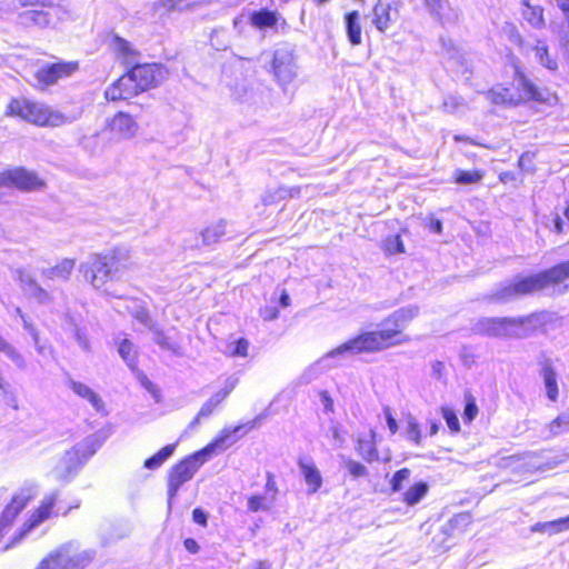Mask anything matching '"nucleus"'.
Listing matches in <instances>:
<instances>
[{"label": "nucleus", "mask_w": 569, "mask_h": 569, "mask_svg": "<svg viewBox=\"0 0 569 569\" xmlns=\"http://www.w3.org/2000/svg\"><path fill=\"white\" fill-rule=\"evenodd\" d=\"M418 315L419 308L417 306L400 308L385 319L381 329L366 331L349 339L326 353L320 362L325 367H333L358 353L377 352L407 343L410 338L403 333V330Z\"/></svg>", "instance_id": "obj_1"}, {"label": "nucleus", "mask_w": 569, "mask_h": 569, "mask_svg": "<svg viewBox=\"0 0 569 569\" xmlns=\"http://www.w3.org/2000/svg\"><path fill=\"white\" fill-rule=\"evenodd\" d=\"M242 426H236L233 428H223L219 436L213 441L207 445L203 449L194 452L184 460L177 463L169 473L168 483V505L171 508L172 499L177 496L180 487L189 481L198 469L208 461L211 457L222 452L228 448L234 440H230L231 437L239 432Z\"/></svg>", "instance_id": "obj_2"}, {"label": "nucleus", "mask_w": 569, "mask_h": 569, "mask_svg": "<svg viewBox=\"0 0 569 569\" xmlns=\"http://www.w3.org/2000/svg\"><path fill=\"white\" fill-rule=\"evenodd\" d=\"M542 311L523 318H482L475 322L472 331L497 338H523L550 320Z\"/></svg>", "instance_id": "obj_3"}, {"label": "nucleus", "mask_w": 569, "mask_h": 569, "mask_svg": "<svg viewBox=\"0 0 569 569\" xmlns=\"http://www.w3.org/2000/svg\"><path fill=\"white\" fill-rule=\"evenodd\" d=\"M128 267V260L121 253H93L79 266V271L90 286L101 290L109 281L120 279Z\"/></svg>", "instance_id": "obj_4"}, {"label": "nucleus", "mask_w": 569, "mask_h": 569, "mask_svg": "<svg viewBox=\"0 0 569 569\" xmlns=\"http://www.w3.org/2000/svg\"><path fill=\"white\" fill-rule=\"evenodd\" d=\"M59 498L60 492L58 490H52L46 493L39 501L38 506L28 512V516L21 527L13 533L10 541L2 547V550H8L46 521L54 517L67 516L72 509H78L80 507V501L76 500L61 512L58 507Z\"/></svg>", "instance_id": "obj_5"}, {"label": "nucleus", "mask_w": 569, "mask_h": 569, "mask_svg": "<svg viewBox=\"0 0 569 569\" xmlns=\"http://www.w3.org/2000/svg\"><path fill=\"white\" fill-rule=\"evenodd\" d=\"M59 498L60 492L58 490H52L46 493L39 501L38 506L28 512V516L21 527L13 533L10 541L2 547V550H8L46 521L54 517L67 516L72 509H78L80 507V501L76 500L61 512L58 507Z\"/></svg>", "instance_id": "obj_6"}, {"label": "nucleus", "mask_w": 569, "mask_h": 569, "mask_svg": "<svg viewBox=\"0 0 569 569\" xmlns=\"http://www.w3.org/2000/svg\"><path fill=\"white\" fill-rule=\"evenodd\" d=\"M7 113L38 127H61L73 121V118L57 109L27 99H12Z\"/></svg>", "instance_id": "obj_7"}, {"label": "nucleus", "mask_w": 569, "mask_h": 569, "mask_svg": "<svg viewBox=\"0 0 569 569\" xmlns=\"http://www.w3.org/2000/svg\"><path fill=\"white\" fill-rule=\"evenodd\" d=\"M92 550H81L73 542H68L51 551L37 569H84L93 560Z\"/></svg>", "instance_id": "obj_8"}, {"label": "nucleus", "mask_w": 569, "mask_h": 569, "mask_svg": "<svg viewBox=\"0 0 569 569\" xmlns=\"http://www.w3.org/2000/svg\"><path fill=\"white\" fill-rule=\"evenodd\" d=\"M518 84L521 93L515 97L513 93L507 88H495L486 93L487 99L493 103H509L518 104L522 101H537L547 104H553L557 101V97L546 89H538L523 76L519 77Z\"/></svg>", "instance_id": "obj_9"}, {"label": "nucleus", "mask_w": 569, "mask_h": 569, "mask_svg": "<svg viewBox=\"0 0 569 569\" xmlns=\"http://www.w3.org/2000/svg\"><path fill=\"white\" fill-rule=\"evenodd\" d=\"M99 443L94 439H87L70 451H67L61 462L56 467V476L59 479H68L80 466L84 463L94 452Z\"/></svg>", "instance_id": "obj_10"}, {"label": "nucleus", "mask_w": 569, "mask_h": 569, "mask_svg": "<svg viewBox=\"0 0 569 569\" xmlns=\"http://www.w3.org/2000/svg\"><path fill=\"white\" fill-rule=\"evenodd\" d=\"M37 495L38 488L32 483L26 485L16 491L10 502L4 507L0 515V527L4 528L9 532L19 513L31 500L36 498Z\"/></svg>", "instance_id": "obj_11"}, {"label": "nucleus", "mask_w": 569, "mask_h": 569, "mask_svg": "<svg viewBox=\"0 0 569 569\" xmlns=\"http://www.w3.org/2000/svg\"><path fill=\"white\" fill-rule=\"evenodd\" d=\"M272 69L281 84H288L296 78L293 50L287 46L279 47L273 53Z\"/></svg>", "instance_id": "obj_12"}, {"label": "nucleus", "mask_w": 569, "mask_h": 569, "mask_svg": "<svg viewBox=\"0 0 569 569\" xmlns=\"http://www.w3.org/2000/svg\"><path fill=\"white\" fill-rule=\"evenodd\" d=\"M42 186V180L32 171L14 168L0 173V188L16 187L22 190H33Z\"/></svg>", "instance_id": "obj_13"}, {"label": "nucleus", "mask_w": 569, "mask_h": 569, "mask_svg": "<svg viewBox=\"0 0 569 569\" xmlns=\"http://www.w3.org/2000/svg\"><path fill=\"white\" fill-rule=\"evenodd\" d=\"M78 62H58L44 66L34 73L36 86L43 89L56 83L63 77H69L78 70Z\"/></svg>", "instance_id": "obj_14"}, {"label": "nucleus", "mask_w": 569, "mask_h": 569, "mask_svg": "<svg viewBox=\"0 0 569 569\" xmlns=\"http://www.w3.org/2000/svg\"><path fill=\"white\" fill-rule=\"evenodd\" d=\"M131 78L140 91L158 86L166 77V70L157 63L137 64L131 70Z\"/></svg>", "instance_id": "obj_15"}, {"label": "nucleus", "mask_w": 569, "mask_h": 569, "mask_svg": "<svg viewBox=\"0 0 569 569\" xmlns=\"http://www.w3.org/2000/svg\"><path fill=\"white\" fill-rule=\"evenodd\" d=\"M278 487L271 473H268L264 492L251 495L247 499V508L250 512L270 511L276 502Z\"/></svg>", "instance_id": "obj_16"}, {"label": "nucleus", "mask_w": 569, "mask_h": 569, "mask_svg": "<svg viewBox=\"0 0 569 569\" xmlns=\"http://www.w3.org/2000/svg\"><path fill=\"white\" fill-rule=\"evenodd\" d=\"M545 289L540 272L528 277H519L515 282L505 287L498 295V299H511L520 295L532 293L538 290Z\"/></svg>", "instance_id": "obj_17"}, {"label": "nucleus", "mask_w": 569, "mask_h": 569, "mask_svg": "<svg viewBox=\"0 0 569 569\" xmlns=\"http://www.w3.org/2000/svg\"><path fill=\"white\" fill-rule=\"evenodd\" d=\"M107 129L118 140L132 139L138 130V122L126 112H118L107 121Z\"/></svg>", "instance_id": "obj_18"}, {"label": "nucleus", "mask_w": 569, "mask_h": 569, "mask_svg": "<svg viewBox=\"0 0 569 569\" xmlns=\"http://www.w3.org/2000/svg\"><path fill=\"white\" fill-rule=\"evenodd\" d=\"M399 17V9L390 1L379 0L371 13V22L380 32H386Z\"/></svg>", "instance_id": "obj_19"}, {"label": "nucleus", "mask_w": 569, "mask_h": 569, "mask_svg": "<svg viewBox=\"0 0 569 569\" xmlns=\"http://www.w3.org/2000/svg\"><path fill=\"white\" fill-rule=\"evenodd\" d=\"M545 289L549 287L558 288V292L569 291V260L558 266L540 272Z\"/></svg>", "instance_id": "obj_20"}, {"label": "nucleus", "mask_w": 569, "mask_h": 569, "mask_svg": "<svg viewBox=\"0 0 569 569\" xmlns=\"http://www.w3.org/2000/svg\"><path fill=\"white\" fill-rule=\"evenodd\" d=\"M300 475L302 476L309 493H316L322 486V476L315 461L310 458L298 460Z\"/></svg>", "instance_id": "obj_21"}, {"label": "nucleus", "mask_w": 569, "mask_h": 569, "mask_svg": "<svg viewBox=\"0 0 569 569\" xmlns=\"http://www.w3.org/2000/svg\"><path fill=\"white\" fill-rule=\"evenodd\" d=\"M17 277L24 295L33 298L39 303H49L51 301L50 293L41 288L31 274L24 270H18Z\"/></svg>", "instance_id": "obj_22"}, {"label": "nucleus", "mask_w": 569, "mask_h": 569, "mask_svg": "<svg viewBox=\"0 0 569 569\" xmlns=\"http://www.w3.org/2000/svg\"><path fill=\"white\" fill-rule=\"evenodd\" d=\"M499 466L510 468L515 471L540 470L541 465L537 453H526L523 456H509L500 459Z\"/></svg>", "instance_id": "obj_23"}, {"label": "nucleus", "mask_w": 569, "mask_h": 569, "mask_svg": "<svg viewBox=\"0 0 569 569\" xmlns=\"http://www.w3.org/2000/svg\"><path fill=\"white\" fill-rule=\"evenodd\" d=\"M74 267V259L64 258L61 261H59L56 266L43 269L42 277L51 281H68Z\"/></svg>", "instance_id": "obj_24"}, {"label": "nucleus", "mask_w": 569, "mask_h": 569, "mask_svg": "<svg viewBox=\"0 0 569 569\" xmlns=\"http://www.w3.org/2000/svg\"><path fill=\"white\" fill-rule=\"evenodd\" d=\"M70 388L80 398L87 400L91 407L99 413H106L104 405L100 396L89 386L79 381H70Z\"/></svg>", "instance_id": "obj_25"}, {"label": "nucleus", "mask_w": 569, "mask_h": 569, "mask_svg": "<svg viewBox=\"0 0 569 569\" xmlns=\"http://www.w3.org/2000/svg\"><path fill=\"white\" fill-rule=\"evenodd\" d=\"M111 49L122 63L129 64L136 61L137 52L124 39L114 37L111 41Z\"/></svg>", "instance_id": "obj_26"}, {"label": "nucleus", "mask_w": 569, "mask_h": 569, "mask_svg": "<svg viewBox=\"0 0 569 569\" xmlns=\"http://www.w3.org/2000/svg\"><path fill=\"white\" fill-rule=\"evenodd\" d=\"M280 16L274 11L259 10L250 14L249 21L257 29L273 28L278 24Z\"/></svg>", "instance_id": "obj_27"}, {"label": "nucleus", "mask_w": 569, "mask_h": 569, "mask_svg": "<svg viewBox=\"0 0 569 569\" xmlns=\"http://www.w3.org/2000/svg\"><path fill=\"white\" fill-rule=\"evenodd\" d=\"M346 30L348 40L352 46H358L361 43V26H360V14L358 11H352L346 14L345 17Z\"/></svg>", "instance_id": "obj_28"}, {"label": "nucleus", "mask_w": 569, "mask_h": 569, "mask_svg": "<svg viewBox=\"0 0 569 569\" xmlns=\"http://www.w3.org/2000/svg\"><path fill=\"white\" fill-rule=\"evenodd\" d=\"M428 490L429 487L426 482H416L407 491L403 492L402 501L409 507L416 506L426 497Z\"/></svg>", "instance_id": "obj_29"}, {"label": "nucleus", "mask_w": 569, "mask_h": 569, "mask_svg": "<svg viewBox=\"0 0 569 569\" xmlns=\"http://www.w3.org/2000/svg\"><path fill=\"white\" fill-rule=\"evenodd\" d=\"M373 437L375 433L371 431L368 437L359 438L357 442V452L368 462H372L378 459V451Z\"/></svg>", "instance_id": "obj_30"}, {"label": "nucleus", "mask_w": 569, "mask_h": 569, "mask_svg": "<svg viewBox=\"0 0 569 569\" xmlns=\"http://www.w3.org/2000/svg\"><path fill=\"white\" fill-rule=\"evenodd\" d=\"M226 233V222L223 220L217 221L207 227L202 232V241L206 244L217 243Z\"/></svg>", "instance_id": "obj_31"}, {"label": "nucleus", "mask_w": 569, "mask_h": 569, "mask_svg": "<svg viewBox=\"0 0 569 569\" xmlns=\"http://www.w3.org/2000/svg\"><path fill=\"white\" fill-rule=\"evenodd\" d=\"M542 378L547 391V397L551 401H556L558 398V383L557 375L551 366H545L542 369Z\"/></svg>", "instance_id": "obj_32"}, {"label": "nucleus", "mask_w": 569, "mask_h": 569, "mask_svg": "<svg viewBox=\"0 0 569 569\" xmlns=\"http://www.w3.org/2000/svg\"><path fill=\"white\" fill-rule=\"evenodd\" d=\"M533 50L536 59L539 61L541 66H543L550 71H556L558 69L557 61L550 57L548 47L543 41L539 40Z\"/></svg>", "instance_id": "obj_33"}, {"label": "nucleus", "mask_w": 569, "mask_h": 569, "mask_svg": "<svg viewBox=\"0 0 569 569\" xmlns=\"http://www.w3.org/2000/svg\"><path fill=\"white\" fill-rule=\"evenodd\" d=\"M20 18L24 24H33L41 28L50 23L48 12L42 10H28Z\"/></svg>", "instance_id": "obj_34"}, {"label": "nucleus", "mask_w": 569, "mask_h": 569, "mask_svg": "<svg viewBox=\"0 0 569 569\" xmlns=\"http://www.w3.org/2000/svg\"><path fill=\"white\" fill-rule=\"evenodd\" d=\"M522 16L533 28L540 29L545 26L543 10L541 7H535L527 3L522 11Z\"/></svg>", "instance_id": "obj_35"}, {"label": "nucleus", "mask_w": 569, "mask_h": 569, "mask_svg": "<svg viewBox=\"0 0 569 569\" xmlns=\"http://www.w3.org/2000/svg\"><path fill=\"white\" fill-rule=\"evenodd\" d=\"M176 449V445H167L151 458L144 461V467L148 469H158L168 458H170Z\"/></svg>", "instance_id": "obj_36"}, {"label": "nucleus", "mask_w": 569, "mask_h": 569, "mask_svg": "<svg viewBox=\"0 0 569 569\" xmlns=\"http://www.w3.org/2000/svg\"><path fill=\"white\" fill-rule=\"evenodd\" d=\"M425 2L431 14L439 20H445L452 16L448 0H425Z\"/></svg>", "instance_id": "obj_37"}, {"label": "nucleus", "mask_w": 569, "mask_h": 569, "mask_svg": "<svg viewBox=\"0 0 569 569\" xmlns=\"http://www.w3.org/2000/svg\"><path fill=\"white\" fill-rule=\"evenodd\" d=\"M249 342L244 338L229 341L226 346L224 353L229 357H241L248 356Z\"/></svg>", "instance_id": "obj_38"}, {"label": "nucleus", "mask_w": 569, "mask_h": 569, "mask_svg": "<svg viewBox=\"0 0 569 569\" xmlns=\"http://www.w3.org/2000/svg\"><path fill=\"white\" fill-rule=\"evenodd\" d=\"M117 82L121 87L124 99L132 98L141 92L137 82L133 80V78H131L130 71L127 74L120 77Z\"/></svg>", "instance_id": "obj_39"}, {"label": "nucleus", "mask_w": 569, "mask_h": 569, "mask_svg": "<svg viewBox=\"0 0 569 569\" xmlns=\"http://www.w3.org/2000/svg\"><path fill=\"white\" fill-rule=\"evenodd\" d=\"M453 177L455 182L458 184H473L482 179L483 172L481 170L463 171L458 169L455 171Z\"/></svg>", "instance_id": "obj_40"}, {"label": "nucleus", "mask_w": 569, "mask_h": 569, "mask_svg": "<svg viewBox=\"0 0 569 569\" xmlns=\"http://www.w3.org/2000/svg\"><path fill=\"white\" fill-rule=\"evenodd\" d=\"M118 352L130 368H134L137 351L134 346L128 339L120 341Z\"/></svg>", "instance_id": "obj_41"}, {"label": "nucleus", "mask_w": 569, "mask_h": 569, "mask_svg": "<svg viewBox=\"0 0 569 569\" xmlns=\"http://www.w3.org/2000/svg\"><path fill=\"white\" fill-rule=\"evenodd\" d=\"M238 378L234 376L228 377L219 391H217L212 397H210L217 405H220L237 387Z\"/></svg>", "instance_id": "obj_42"}, {"label": "nucleus", "mask_w": 569, "mask_h": 569, "mask_svg": "<svg viewBox=\"0 0 569 569\" xmlns=\"http://www.w3.org/2000/svg\"><path fill=\"white\" fill-rule=\"evenodd\" d=\"M238 378L234 376L228 377L219 391H217L212 397H210L217 405H220L237 387Z\"/></svg>", "instance_id": "obj_43"}, {"label": "nucleus", "mask_w": 569, "mask_h": 569, "mask_svg": "<svg viewBox=\"0 0 569 569\" xmlns=\"http://www.w3.org/2000/svg\"><path fill=\"white\" fill-rule=\"evenodd\" d=\"M562 530H565L562 518L547 522H537L531 527L532 532H549L550 535Z\"/></svg>", "instance_id": "obj_44"}, {"label": "nucleus", "mask_w": 569, "mask_h": 569, "mask_svg": "<svg viewBox=\"0 0 569 569\" xmlns=\"http://www.w3.org/2000/svg\"><path fill=\"white\" fill-rule=\"evenodd\" d=\"M549 433L551 436L560 435L569 430V412L558 416L548 426Z\"/></svg>", "instance_id": "obj_45"}, {"label": "nucleus", "mask_w": 569, "mask_h": 569, "mask_svg": "<svg viewBox=\"0 0 569 569\" xmlns=\"http://www.w3.org/2000/svg\"><path fill=\"white\" fill-rule=\"evenodd\" d=\"M343 466L348 470L349 475L355 479L366 477L368 475L366 466L353 459L343 458Z\"/></svg>", "instance_id": "obj_46"}, {"label": "nucleus", "mask_w": 569, "mask_h": 569, "mask_svg": "<svg viewBox=\"0 0 569 569\" xmlns=\"http://www.w3.org/2000/svg\"><path fill=\"white\" fill-rule=\"evenodd\" d=\"M406 422H407V429H406L407 438L410 441H413L416 445H420L421 431H420L418 421L416 420L415 417L408 416Z\"/></svg>", "instance_id": "obj_47"}, {"label": "nucleus", "mask_w": 569, "mask_h": 569, "mask_svg": "<svg viewBox=\"0 0 569 569\" xmlns=\"http://www.w3.org/2000/svg\"><path fill=\"white\" fill-rule=\"evenodd\" d=\"M383 250L389 254L405 252V246L400 236L388 237L383 241Z\"/></svg>", "instance_id": "obj_48"}, {"label": "nucleus", "mask_w": 569, "mask_h": 569, "mask_svg": "<svg viewBox=\"0 0 569 569\" xmlns=\"http://www.w3.org/2000/svg\"><path fill=\"white\" fill-rule=\"evenodd\" d=\"M411 471L408 468H402L395 472L390 480L391 491L398 492L403 488V482L410 477Z\"/></svg>", "instance_id": "obj_49"}, {"label": "nucleus", "mask_w": 569, "mask_h": 569, "mask_svg": "<svg viewBox=\"0 0 569 569\" xmlns=\"http://www.w3.org/2000/svg\"><path fill=\"white\" fill-rule=\"evenodd\" d=\"M219 405H217L211 398H209L200 408L199 412L194 417V419L191 421L190 427H196L201 418H206L211 416L214 410L218 408Z\"/></svg>", "instance_id": "obj_50"}, {"label": "nucleus", "mask_w": 569, "mask_h": 569, "mask_svg": "<svg viewBox=\"0 0 569 569\" xmlns=\"http://www.w3.org/2000/svg\"><path fill=\"white\" fill-rule=\"evenodd\" d=\"M0 352L4 353L18 368H26V361L22 355L9 342L6 343Z\"/></svg>", "instance_id": "obj_51"}, {"label": "nucleus", "mask_w": 569, "mask_h": 569, "mask_svg": "<svg viewBox=\"0 0 569 569\" xmlns=\"http://www.w3.org/2000/svg\"><path fill=\"white\" fill-rule=\"evenodd\" d=\"M442 411V416L447 422V426L448 428L452 431V432H459L460 430V425H459V420H458V417L456 415V412L453 410H451L450 408H447V407H443L441 409Z\"/></svg>", "instance_id": "obj_52"}, {"label": "nucleus", "mask_w": 569, "mask_h": 569, "mask_svg": "<svg viewBox=\"0 0 569 569\" xmlns=\"http://www.w3.org/2000/svg\"><path fill=\"white\" fill-rule=\"evenodd\" d=\"M189 6L190 3L186 2V0H160L158 10H162L163 12L173 9L181 10Z\"/></svg>", "instance_id": "obj_53"}, {"label": "nucleus", "mask_w": 569, "mask_h": 569, "mask_svg": "<svg viewBox=\"0 0 569 569\" xmlns=\"http://www.w3.org/2000/svg\"><path fill=\"white\" fill-rule=\"evenodd\" d=\"M104 97L109 101L126 100L121 87L117 81L106 89Z\"/></svg>", "instance_id": "obj_54"}, {"label": "nucleus", "mask_w": 569, "mask_h": 569, "mask_svg": "<svg viewBox=\"0 0 569 569\" xmlns=\"http://www.w3.org/2000/svg\"><path fill=\"white\" fill-rule=\"evenodd\" d=\"M298 188H284L280 187L274 191V198L277 199H286L288 197L293 198L299 193Z\"/></svg>", "instance_id": "obj_55"}, {"label": "nucleus", "mask_w": 569, "mask_h": 569, "mask_svg": "<svg viewBox=\"0 0 569 569\" xmlns=\"http://www.w3.org/2000/svg\"><path fill=\"white\" fill-rule=\"evenodd\" d=\"M329 432L331 433V437L333 439V446L336 448L342 447V445L345 443V439H343V437L341 435V430L339 429V427L332 426L329 429Z\"/></svg>", "instance_id": "obj_56"}, {"label": "nucleus", "mask_w": 569, "mask_h": 569, "mask_svg": "<svg viewBox=\"0 0 569 569\" xmlns=\"http://www.w3.org/2000/svg\"><path fill=\"white\" fill-rule=\"evenodd\" d=\"M320 402L327 412L333 411V400L327 391L320 392Z\"/></svg>", "instance_id": "obj_57"}, {"label": "nucleus", "mask_w": 569, "mask_h": 569, "mask_svg": "<svg viewBox=\"0 0 569 569\" xmlns=\"http://www.w3.org/2000/svg\"><path fill=\"white\" fill-rule=\"evenodd\" d=\"M385 413H386V420H387L388 428H389L390 432L392 435H395L398 431V423H397L396 419L392 417L389 408H387L385 410Z\"/></svg>", "instance_id": "obj_58"}, {"label": "nucleus", "mask_w": 569, "mask_h": 569, "mask_svg": "<svg viewBox=\"0 0 569 569\" xmlns=\"http://www.w3.org/2000/svg\"><path fill=\"white\" fill-rule=\"evenodd\" d=\"M192 518L196 523L204 526L207 523V515L201 509H194L192 512Z\"/></svg>", "instance_id": "obj_59"}, {"label": "nucleus", "mask_w": 569, "mask_h": 569, "mask_svg": "<svg viewBox=\"0 0 569 569\" xmlns=\"http://www.w3.org/2000/svg\"><path fill=\"white\" fill-rule=\"evenodd\" d=\"M478 413V408L475 403H468L465 408V418L471 421Z\"/></svg>", "instance_id": "obj_60"}, {"label": "nucleus", "mask_w": 569, "mask_h": 569, "mask_svg": "<svg viewBox=\"0 0 569 569\" xmlns=\"http://www.w3.org/2000/svg\"><path fill=\"white\" fill-rule=\"evenodd\" d=\"M184 548L190 551L191 553H196L199 551V545L196 540L193 539H186L184 540Z\"/></svg>", "instance_id": "obj_61"}, {"label": "nucleus", "mask_w": 569, "mask_h": 569, "mask_svg": "<svg viewBox=\"0 0 569 569\" xmlns=\"http://www.w3.org/2000/svg\"><path fill=\"white\" fill-rule=\"evenodd\" d=\"M76 338H77V341H78L79 346L83 350H88L89 349V340H88V338L84 335H82L80 331H77Z\"/></svg>", "instance_id": "obj_62"}, {"label": "nucleus", "mask_w": 569, "mask_h": 569, "mask_svg": "<svg viewBox=\"0 0 569 569\" xmlns=\"http://www.w3.org/2000/svg\"><path fill=\"white\" fill-rule=\"evenodd\" d=\"M460 104V101L457 99V98H449L446 102H445V107L449 110V111H455L458 106Z\"/></svg>", "instance_id": "obj_63"}, {"label": "nucleus", "mask_w": 569, "mask_h": 569, "mask_svg": "<svg viewBox=\"0 0 569 569\" xmlns=\"http://www.w3.org/2000/svg\"><path fill=\"white\" fill-rule=\"evenodd\" d=\"M251 569H271V567L268 561L259 560L252 565Z\"/></svg>", "instance_id": "obj_64"}]
</instances>
